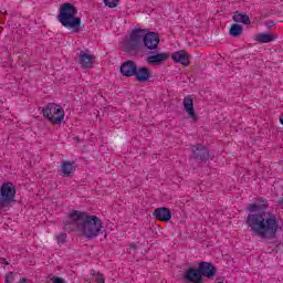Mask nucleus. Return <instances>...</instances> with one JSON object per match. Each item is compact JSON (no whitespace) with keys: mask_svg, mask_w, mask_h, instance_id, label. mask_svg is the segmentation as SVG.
<instances>
[{"mask_svg":"<svg viewBox=\"0 0 283 283\" xmlns=\"http://www.w3.org/2000/svg\"><path fill=\"white\" fill-rule=\"evenodd\" d=\"M247 209L250 213L247 217L245 223L253 235L265 241L275 240L277 233L282 231V223H280L277 216L266 212L269 202L264 198H259V203H249Z\"/></svg>","mask_w":283,"mask_h":283,"instance_id":"obj_1","label":"nucleus"},{"mask_svg":"<svg viewBox=\"0 0 283 283\" xmlns=\"http://www.w3.org/2000/svg\"><path fill=\"white\" fill-rule=\"evenodd\" d=\"M160 34L144 29H134L129 39L124 42L125 52H139L143 48L147 55L146 61L148 65H163L169 53L160 52Z\"/></svg>","mask_w":283,"mask_h":283,"instance_id":"obj_2","label":"nucleus"},{"mask_svg":"<svg viewBox=\"0 0 283 283\" xmlns=\"http://www.w3.org/2000/svg\"><path fill=\"white\" fill-rule=\"evenodd\" d=\"M65 231H77L86 240H94L101 235L103 231V220L101 218L87 212L73 210L69 214V219L64 221Z\"/></svg>","mask_w":283,"mask_h":283,"instance_id":"obj_3","label":"nucleus"},{"mask_svg":"<svg viewBox=\"0 0 283 283\" xmlns=\"http://www.w3.org/2000/svg\"><path fill=\"white\" fill-rule=\"evenodd\" d=\"M77 14L78 9L70 2H65L60 7L57 21L67 30H72V32H81V18Z\"/></svg>","mask_w":283,"mask_h":283,"instance_id":"obj_4","label":"nucleus"},{"mask_svg":"<svg viewBox=\"0 0 283 283\" xmlns=\"http://www.w3.org/2000/svg\"><path fill=\"white\" fill-rule=\"evenodd\" d=\"M17 187L12 182L0 186V211H8L17 202Z\"/></svg>","mask_w":283,"mask_h":283,"instance_id":"obj_5","label":"nucleus"},{"mask_svg":"<svg viewBox=\"0 0 283 283\" xmlns=\"http://www.w3.org/2000/svg\"><path fill=\"white\" fill-rule=\"evenodd\" d=\"M44 118H48L50 123H53L54 125H61L63 123V119L65 118V111L61 105L55 103H49L43 109H42Z\"/></svg>","mask_w":283,"mask_h":283,"instance_id":"obj_6","label":"nucleus"},{"mask_svg":"<svg viewBox=\"0 0 283 283\" xmlns=\"http://www.w3.org/2000/svg\"><path fill=\"white\" fill-rule=\"evenodd\" d=\"M191 149V158L197 163H207L209 160V148H207L202 144H196L190 146Z\"/></svg>","mask_w":283,"mask_h":283,"instance_id":"obj_7","label":"nucleus"},{"mask_svg":"<svg viewBox=\"0 0 283 283\" xmlns=\"http://www.w3.org/2000/svg\"><path fill=\"white\" fill-rule=\"evenodd\" d=\"M137 70L138 65L132 60L123 62L119 66L122 76H126V78H132V76H135Z\"/></svg>","mask_w":283,"mask_h":283,"instance_id":"obj_8","label":"nucleus"},{"mask_svg":"<svg viewBox=\"0 0 283 283\" xmlns=\"http://www.w3.org/2000/svg\"><path fill=\"white\" fill-rule=\"evenodd\" d=\"M199 273H201V277H208L211 280V277H216V273H218V269H216V265L213 263L209 262H200L198 265Z\"/></svg>","mask_w":283,"mask_h":283,"instance_id":"obj_9","label":"nucleus"},{"mask_svg":"<svg viewBox=\"0 0 283 283\" xmlns=\"http://www.w3.org/2000/svg\"><path fill=\"white\" fill-rule=\"evenodd\" d=\"M184 282L187 283H202V274L199 268H190L184 273Z\"/></svg>","mask_w":283,"mask_h":283,"instance_id":"obj_10","label":"nucleus"},{"mask_svg":"<svg viewBox=\"0 0 283 283\" xmlns=\"http://www.w3.org/2000/svg\"><path fill=\"white\" fill-rule=\"evenodd\" d=\"M170 56L175 63H180L185 67L189 66L191 63L189 61V59H191V55H189V53H187V51L185 50L176 51Z\"/></svg>","mask_w":283,"mask_h":283,"instance_id":"obj_11","label":"nucleus"},{"mask_svg":"<svg viewBox=\"0 0 283 283\" xmlns=\"http://www.w3.org/2000/svg\"><path fill=\"white\" fill-rule=\"evenodd\" d=\"M135 78L137 83H147L151 78V70L147 66H139L135 72Z\"/></svg>","mask_w":283,"mask_h":283,"instance_id":"obj_12","label":"nucleus"},{"mask_svg":"<svg viewBox=\"0 0 283 283\" xmlns=\"http://www.w3.org/2000/svg\"><path fill=\"white\" fill-rule=\"evenodd\" d=\"M153 216L156 220H159V222H169L171 220V211L169 208H157L153 212Z\"/></svg>","mask_w":283,"mask_h":283,"instance_id":"obj_13","label":"nucleus"},{"mask_svg":"<svg viewBox=\"0 0 283 283\" xmlns=\"http://www.w3.org/2000/svg\"><path fill=\"white\" fill-rule=\"evenodd\" d=\"M94 55H90L88 53H85V51L80 52V65L83 70H91V67H94Z\"/></svg>","mask_w":283,"mask_h":283,"instance_id":"obj_14","label":"nucleus"},{"mask_svg":"<svg viewBox=\"0 0 283 283\" xmlns=\"http://www.w3.org/2000/svg\"><path fill=\"white\" fill-rule=\"evenodd\" d=\"M184 108L192 120H198V115H196V109L193 108V97L188 95L184 98Z\"/></svg>","mask_w":283,"mask_h":283,"instance_id":"obj_15","label":"nucleus"},{"mask_svg":"<svg viewBox=\"0 0 283 283\" xmlns=\"http://www.w3.org/2000/svg\"><path fill=\"white\" fill-rule=\"evenodd\" d=\"M61 171L64 178H72L74 171H76V161H63Z\"/></svg>","mask_w":283,"mask_h":283,"instance_id":"obj_16","label":"nucleus"},{"mask_svg":"<svg viewBox=\"0 0 283 283\" xmlns=\"http://www.w3.org/2000/svg\"><path fill=\"white\" fill-rule=\"evenodd\" d=\"M234 23H243L244 25H251V19L247 13L234 12L232 17Z\"/></svg>","mask_w":283,"mask_h":283,"instance_id":"obj_17","label":"nucleus"},{"mask_svg":"<svg viewBox=\"0 0 283 283\" xmlns=\"http://www.w3.org/2000/svg\"><path fill=\"white\" fill-rule=\"evenodd\" d=\"M242 32H244V29L238 23L232 24L229 30L230 36H234V39L242 36Z\"/></svg>","mask_w":283,"mask_h":283,"instance_id":"obj_18","label":"nucleus"},{"mask_svg":"<svg viewBox=\"0 0 283 283\" xmlns=\"http://www.w3.org/2000/svg\"><path fill=\"white\" fill-rule=\"evenodd\" d=\"M255 41L259 43H271L275 41V35L269 33H260L255 36Z\"/></svg>","mask_w":283,"mask_h":283,"instance_id":"obj_19","label":"nucleus"},{"mask_svg":"<svg viewBox=\"0 0 283 283\" xmlns=\"http://www.w3.org/2000/svg\"><path fill=\"white\" fill-rule=\"evenodd\" d=\"M91 275H95L96 283H105V276L101 272H96L94 270L91 271Z\"/></svg>","mask_w":283,"mask_h":283,"instance_id":"obj_20","label":"nucleus"},{"mask_svg":"<svg viewBox=\"0 0 283 283\" xmlns=\"http://www.w3.org/2000/svg\"><path fill=\"white\" fill-rule=\"evenodd\" d=\"M118 1L120 0H104V3L107 8H116L118 6Z\"/></svg>","mask_w":283,"mask_h":283,"instance_id":"obj_21","label":"nucleus"},{"mask_svg":"<svg viewBox=\"0 0 283 283\" xmlns=\"http://www.w3.org/2000/svg\"><path fill=\"white\" fill-rule=\"evenodd\" d=\"M46 282L65 283V281L59 276H49Z\"/></svg>","mask_w":283,"mask_h":283,"instance_id":"obj_22","label":"nucleus"},{"mask_svg":"<svg viewBox=\"0 0 283 283\" xmlns=\"http://www.w3.org/2000/svg\"><path fill=\"white\" fill-rule=\"evenodd\" d=\"M14 281V274L12 272H9L7 275H6V282L7 283H12Z\"/></svg>","mask_w":283,"mask_h":283,"instance_id":"obj_23","label":"nucleus"},{"mask_svg":"<svg viewBox=\"0 0 283 283\" xmlns=\"http://www.w3.org/2000/svg\"><path fill=\"white\" fill-rule=\"evenodd\" d=\"M66 238H67V234L62 233L57 237V242H61L63 244L65 242Z\"/></svg>","mask_w":283,"mask_h":283,"instance_id":"obj_24","label":"nucleus"},{"mask_svg":"<svg viewBox=\"0 0 283 283\" xmlns=\"http://www.w3.org/2000/svg\"><path fill=\"white\" fill-rule=\"evenodd\" d=\"M2 264H6L7 266L10 264V262L6 261V259H0Z\"/></svg>","mask_w":283,"mask_h":283,"instance_id":"obj_25","label":"nucleus"},{"mask_svg":"<svg viewBox=\"0 0 283 283\" xmlns=\"http://www.w3.org/2000/svg\"><path fill=\"white\" fill-rule=\"evenodd\" d=\"M18 283H29V282H28V279H22V280H20V282H18Z\"/></svg>","mask_w":283,"mask_h":283,"instance_id":"obj_26","label":"nucleus"},{"mask_svg":"<svg viewBox=\"0 0 283 283\" xmlns=\"http://www.w3.org/2000/svg\"><path fill=\"white\" fill-rule=\"evenodd\" d=\"M130 249L136 250V249H138V247H137L136 244H132V245H130Z\"/></svg>","mask_w":283,"mask_h":283,"instance_id":"obj_27","label":"nucleus"}]
</instances>
